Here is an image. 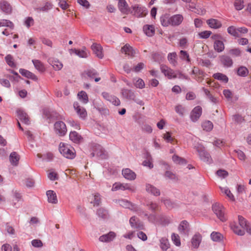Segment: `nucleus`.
Listing matches in <instances>:
<instances>
[{"label": "nucleus", "mask_w": 251, "mask_h": 251, "mask_svg": "<svg viewBox=\"0 0 251 251\" xmlns=\"http://www.w3.org/2000/svg\"><path fill=\"white\" fill-rule=\"evenodd\" d=\"M60 152L66 158L73 159L75 156V150L70 145L64 143H60L59 146Z\"/></svg>", "instance_id": "obj_1"}, {"label": "nucleus", "mask_w": 251, "mask_h": 251, "mask_svg": "<svg viewBox=\"0 0 251 251\" xmlns=\"http://www.w3.org/2000/svg\"><path fill=\"white\" fill-rule=\"evenodd\" d=\"M119 190H127L131 192H134L136 188L134 186L127 183H121L120 182L115 183L112 187V191H117Z\"/></svg>", "instance_id": "obj_2"}, {"label": "nucleus", "mask_w": 251, "mask_h": 251, "mask_svg": "<svg viewBox=\"0 0 251 251\" xmlns=\"http://www.w3.org/2000/svg\"><path fill=\"white\" fill-rule=\"evenodd\" d=\"M212 210L217 217L222 222L225 221L226 219L225 217L223 206L219 203H215L212 206Z\"/></svg>", "instance_id": "obj_3"}, {"label": "nucleus", "mask_w": 251, "mask_h": 251, "mask_svg": "<svg viewBox=\"0 0 251 251\" xmlns=\"http://www.w3.org/2000/svg\"><path fill=\"white\" fill-rule=\"evenodd\" d=\"M54 126L56 133L59 136H63L66 134L67 127L64 123L58 121L54 124Z\"/></svg>", "instance_id": "obj_4"}, {"label": "nucleus", "mask_w": 251, "mask_h": 251, "mask_svg": "<svg viewBox=\"0 0 251 251\" xmlns=\"http://www.w3.org/2000/svg\"><path fill=\"white\" fill-rule=\"evenodd\" d=\"M160 69L162 73L169 79L175 78L177 77V74L175 71L168 66L161 65Z\"/></svg>", "instance_id": "obj_5"}, {"label": "nucleus", "mask_w": 251, "mask_h": 251, "mask_svg": "<svg viewBox=\"0 0 251 251\" xmlns=\"http://www.w3.org/2000/svg\"><path fill=\"white\" fill-rule=\"evenodd\" d=\"M116 202L118 203L121 206L125 208H128L130 209L131 210L134 211H137V208L135 205V204H133L130 201H128L124 199H121L117 200L116 201Z\"/></svg>", "instance_id": "obj_6"}, {"label": "nucleus", "mask_w": 251, "mask_h": 251, "mask_svg": "<svg viewBox=\"0 0 251 251\" xmlns=\"http://www.w3.org/2000/svg\"><path fill=\"white\" fill-rule=\"evenodd\" d=\"M133 15L137 17H142L147 14V11L144 7L140 6L139 5H135L132 6Z\"/></svg>", "instance_id": "obj_7"}, {"label": "nucleus", "mask_w": 251, "mask_h": 251, "mask_svg": "<svg viewBox=\"0 0 251 251\" xmlns=\"http://www.w3.org/2000/svg\"><path fill=\"white\" fill-rule=\"evenodd\" d=\"M129 224L132 227L138 230L144 229L143 224L135 216H133L129 220Z\"/></svg>", "instance_id": "obj_8"}, {"label": "nucleus", "mask_w": 251, "mask_h": 251, "mask_svg": "<svg viewBox=\"0 0 251 251\" xmlns=\"http://www.w3.org/2000/svg\"><path fill=\"white\" fill-rule=\"evenodd\" d=\"M180 233L185 236H188L190 231L189 224L186 221H182L178 227Z\"/></svg>", "instance_id": "obj_9"}, {"label": "nucleus", "mask_w": 251, "mask_h": 251, "mask_svg": "<svg viewBox=\"0 0 251 251\" xmlns=\"http://www.w3.org/2000/svg\"><path fill=\"white\" fill-rule=\"evenodd\" d=\"M202 108L200 106L195 107L191 113L190 117L194 122H196L200 118L201 115Z\"/></svg>", "instance_id": "obj_10"}, {"label": "nucleus", "mask_w": 251, "mask_h": 251, "mask_svg": "<svg viewBox=\"0 0 251 251\" xmlns=\"http://www.w3.org/2000/svg\"><path fill=\"white\" fill-rule=\"evenodd\" d=\"M91 49L94 53L99 58H102L103 54L102 53V48L98 44H93L91 46Z\"/></svg>", "instance_id": "obj_11"}, {"label": "nucleus", "mask_w": 251, "mask_h": 251, "mask_svg": "<svg viewBox=\"0 0 251 251\" xmlns=\"http://www.w3.org/2000/svg\"><path fill=\"white\" fill-rule=\"evenodd\" d=\"M239 225L242 228H244L250 234H251V226H250L246 220L241 216H238Z\"/></svg>", "instance_id": "obj_12"}, {"label": "nucleus", "mask_w": 251, "mask_h": 251, "mask_svg": "<svg viewBox=\"0 0 251 251\" xmlns=\"http://www.w3.org/2000/svg\"><path fill=\"white\" fill-rule=\"evenodd\" d=\"M103 97L106 100L112 102L114 105L118 106L120 104V100L114 96H111L108 93L104 92L102 93Z\"/></svg>", "instance_id": "obj_13"}, {"label": "nucleus", "mask_w": 251, "mask_h": 251, "mask_svg": "<svg viewBox=\"0 0 251 251\" xmlns=\"http://www.w3.org/2000/svg\"><path fill=\"white\" fill-rule=\"evenodd\" d=\"M19 119L25 125L27 126L30 124L29 118L27 114L22 110L17 111Z\"/></svg>", "instance_id": "obj_14"}, {"label": "nucleus", "mask_w": 251, "mask_h": 251, "mask_svg": "<svg viewBox=\"0 0 251 251\" xmlns=\"http://www.w3.org/2000/svg\"><path fill=\"white\" fill-rule=\"evenodd\" d=\"M118 7L120 11L125 14H128L129 9L125 0H120L118 3Z\"/></svg>", "instance_id": "obj_15"}, {"label": "nucleus", "mask_w": 251, "mask_h": 251, "mask_svg": "<svg viewBox=\"0 0 251 251\" xmlns=\"http://www.w3.org/2000/svg\"><path fill=\"white\" fill-rule=\"evenodd\" d=\"M121 94L123 97L126 99L134 100L135 96L134 93L130 90L122 89Z\"/></svg>", "instance_id": "obj_16"}, {"label": "nucleus", "mask_w": 251, "mask_h": 251, "mask_svg": "<svg viewBox=\"0 0 251 251\" xmlns=\"http://www.w3.org/2000/svg\"><path fill=\"white\" fill-rule=\"evenodd\" d=\"M122 52L131 57L134 56L136 54L135 50L128 44H126L122 48Z\"/></svg>", "instance_id": "obj_17"}, {"label": "nucleus", "mask_w": 251, "mask_h": 251, "mask_svg": "<svg viewBox=\"0 0 251 251\" xmlns=\"http://www.w3.org/2000/svg\"><path fill=\"white\" fill-rule=\"evenodd\" d=\"M122 174L125 178L129 180H134L136 178L135 174L129 169L123 170Z\"/></svg>", "instance_id": "obj_18"}, {"label": "nucleus", "mask_w": 251, "mask_h": 251, "mask_svg": "<svg viewBox=\"0 0 251 251\" xmlns=\"http://www.w3.org/2000/svg\"><path fill=\"white\" fill-rule=\"evenodd\" d=\"M0 8L3 12L7 14H10L12 11L11 5L6 1L3 0L0 2Z\"/></svg>", "instance_id": "obj_19"}, {"label": "nucleus", "mask_w": 251, "mask_h": 251, "mask_svg": "<svg viewBox=\"0 0 251 251\" xmlns=\"http://www.w3.org/2000/svg\"><path fill=\"white\" fill-rule=\"evenodd\" d=\"M47 196L48 197V201L51 203L56 204L57 203L58 201L56 193L52 191L49 190L47 192Z\"/></svg>", "instance_id": "obj_20"}, {"label": "nucleus", "mask_w": 251, "mask_h": 251, "mask_svg": "<svg viewBox=\"0 0 251 251\" xmlns=\"http://www.w3.org/2000/svg\"><path fill=\"white\" fill-rule=\"evenodd\" d=\"M206 23L212 28H219L222 26L221 23L218 20L210 19L206 21Z\"/></svg>", "instance_id": "obj_21"}, {"label": "nucleus", "mask_w": 251, "mask_h": 251, "mask_svg": "<svg viewBox=\"0 0 251 251\" xmlns=\"http://www.w3.org/2000/svg\"><path fill=\"white\" fill-rule=\"evenodd\" d=\"M74 107L75 109L77 114L79 115L81 118H84L86 117L87 112L86 110L84 108L80 106L78 103H75L74 104Z\"/></svg>", "instance_id": "obj_22"}, {"label": "nucleus", "mask_w": 251, "mask_h": 251, "mask_svg": "<svg viewBox=\"0 0 251 251\" xmlns=\"http://www.w3.org/2000/svg\"><path fill=\"white\" fill-rule=\"evenodd\" d=\"M144 33L149 37L152 36L155 33V28L153 25H146L143 26Z\"/></svg>", "instance_id": "obj_23"}, {"label": "nucleus", "mask_w": 251, "mask_h": 251, "mask_svg": "<svg viewBox=\"0 0 251 251\" xmlns=\"http://www.w3.org/2000/svg\"><path fill=\"white\" fill-rule=\"evenodd\" d=\"M173 22L172 26H177L181 24L183 20V17L182 15L176 14L172 16Z\"/></svg>", "instance_id": "obj_24"}, {"label": "nucleus", "mask_w": 251, "mask_h": 251, "mask_svg": "<svg viewBox=\"0 0 251 251\" xmlns=\"http://www.w3.org/2000/svg\"><path fill=\"white\" fill-rule=\"evenodd\" d=\"M20 156L16 152H12L9 156L10 162L13 166H17Z\"/></svg>", "instance_id": "obj_25"}, {"label": "nucleus", "mask_w": 251, "mask_h": 251, "mask_svg": "<svg viewBox=\"0 0 251 251\" xmlns=\"http://www.w3.org/2000/svg\"><path fill=\"white\" fill-rule=\"evenodd\" d=\"M116 234L113 232H110L107 234L100 236L99 240L101 242H110L115 237Z\"/></svg>", "instance_id": "obj_26"}, {"label": "nucleus", "mask_w": 251, "mask_h": 251, "mask_svg": "<svg viewBox=\"0 0 251 251\" xmlns=\"http://www.w3.org/2000/svg\"><path fill=\"white\" fill-rule=\"evenodd\" d=\"M49 61L56 71L60 70L63 67V64L57 59H49Z\"/></svg>", "instance_id": "obj_27"}, {"label": "nucleus", "mask_w": 251, "mask_h": 251, "mask_svg": "<svg viewBox=\"0 0 251 251\" xmlns=\"http://www.w3.org/2000/svg\"><path fill=\"white\" fill-rule=\"evenodd\" d=\"M201 159L205 162L210 163L212 159L209 154L204 150H198Z\"/></svg>", "instance_id": "obj_28"}, {"label": "nucleus", "mask_w": 251, "mask_h": 251, "mask_svg": "<svg viewBox=\"0 0 251 251\" xmlns=\"http://www.w3.org/2000/svg\"><path fill=\"white\" fill-rule=\"evenodd\" d=\"M231 228L233 231L237 235L242 236L245 234V229L244 228H242L241 227L237 224H235L232 225L231 226Z\"/></svg>", "instance_id": "obj_29"}, {"label": "nucleus", "mask_w": 251, "mask_h": 251, "mask_svg": "<svg viewBox=\"0 0 251 251\" xmlns=\"http://www.w3.org/2000/svg\"><path fill=\"white\" fill-rule=\"evenodd\" d=\"M146 191L155 196H159L160 194L159 189L149 184L146 185Z\"/></svg>", "instance_id": "obj_30"}, {"label": "nucleus", "mask_w": 251, "mask_h": 251, "mask_svg": "<svg viewBox=\"0 0 251 251\" xmlns=\"http://www.w3.org/2000/svg\"><path fill=\"white\" fill-rule=\"evenodd\" d=\"M70 139L73 142L76 143H78L82 140V138L80 135H79L75 131H72L70 133Z\"/></svg>", "instance_id": "obj_31"}, {"label": "nucleus", "mask_w": 251, "mask_h": 251, "mask_svg": "<svg viewBox=\"0 0 251 251\" xmlns=\"http://www.w3.org/2000/svg\"><path fill=\"white\" fill-rule=\"evenodd\" d=\"M32 62L35 68L40 72L44 73L46 71L44 64L39 60H33Z\"/></svg>", "instance_id": "obj_32"}, {"label": "nucleus", "mask_w": 251, "mask_h": 251, "mask_svg": "<svg viewBox=\"0 0 251 251\" xmlns=\"http://www.w3.org/2000/svg\"><path fill=\"white\" fill-rule=\"evenodd\" d=\"M221 61L223 65L227 67L231 66L233 64L232 59L227 56H222L221 57Z\"/></svg>", "instance_id": "obj_33"}, {"label": "nucleus", "mask_w": 251, "mask_h": 251, "mask_svg": "<svg viewBox=\"0 0 251 251\" xmlns=\"http://www.w3.org/2000/svg\"><path fill=\"white\" fill-rule=\"evenodd\" d=\"M201 236L199 234H195L192 239V246L196 248H198L201 242Z\"/></svg>", "instance_id": "obj_34"}, {"label": "nucleus", "mask_w": 251, "mask_h": 251, "mask_svg": "<svg viewBox=\"0 0 251 251\" xmlns=\"http://www.w3.org/2000/svg\"><path fill=\"white\" fill-rule=\"evenodd\" d=\"M176 58L177 55L176 52L170 53L168 55V59L173 66H176L177 64Z\"/></svg>", "instance_id": "obj_35"}, {"label": "nucleus", "mask_w": 251, "mask_h": 251, "mask_svg": "<svg viewBox=\"0 0 251 251\" xmlns=\"http://www.w3.org/2000/svg\"><path fill=\"white\" fill-rule=\"evenodd\" d=\"M214 48L215 50L220 52L224 50L225 49L224 44L222 40L214 43Z\"/></svg>", "instance_id": "obj_36"}, {"label": "nucleus", "mask_w": 251, "mask_h": 251, "mask_svg": "<svg viewBox=\"0 0 251 251\" xmlns=\"http://www.w3.org/2000/svg\"><path fill=\"white\" fill-rule=\"evenodd\" d=\"M92 200L91 203H93L94 206H98L100 203L101 199L100 195L98 193H96L92 196Z\"/></svg>", "instance_id": "obj_37"}, {"label": "nucleus", "mask_w": 251, "mask_h": 251, "mask_svg": "<svg viewBox=\"0 0 251 251\" xmlns=\"http://www.w3.org/2000/svg\"><path fill=\"white\" fill-rule=\"evenodd\" d=\"M220 188L221 191L226 195V196L230 201H235V198L233 195L232 194V193L230 192V191L228 189V188L221 187Z\"/></svg>", "instance_id": "obj_38"}, {"label": "nucleus", "mask_w": 251, "mask_h": 251, "mask_svg": "<svg viewBox=\"0 0 251 251\" xmlns=\"http://www.w3.org/2000/svg\"><path fill=\"white\" fill-rule=\"evenodd\" d=\"M97 214L99 217L103 219L107 218L109 216L107 211L102 208L98 210Z\"/></svg>", "instance_id": "obj_39"}, {"label": "nucleus", "mask_w": 251, "mask_h": 251, "mask_svg": "<svg viewBox=\"0 0 251 251\" xmlns=\"http://www.w3.org/2000/svg\"><path fill=\"white\" fill-rule=\"evenodd\" d=\"M202 127L204 130L209 131L213 129V125L211 122L207 121L202 123Z\"/></svg>", "instance_id": "obj_40"}, {"label": "nucleus", "mask_w": 251, "mask_h": 251, "mask_svg": "<svg viewBox=\"0 0 251 251\" xmlns=\"http://www.w3.org/2000/svg\"><path fill=\"white\" fill-rule=\"evenodd\" d=\"M78 99L84 103H86L88 101V98L86 93L84 91H81L77 94Z\"/></svg>", "instance_id": "obj_41"}, {"label": "nucleus", "mask_w": 251, "mask_h": 251, "mask_svg": "<svg viewBox=\"0 0 251 251\" xmlns=\"http://www.w3.org/2000/svg\"><path fill=\"white\" fill-rule=\"evenodd\" d=\"M211 237L213 241L218 242L221 241L223 239V236L219 232H213L211 234Z\"/></svg>", "instance_id": "obj_42"}, {"label": "nucleus", "mask_w": 251, "mask_h": 251, "mask_svg": "<svg viewBox=\"0 0 251 251\" xmlns=\"http://www.w3.org/2000/svg\"><path fill=\"white\" fill-rule=\"evenodd\" d=\"M213 77L215 79L222 80L225 83L227 82L228 80L227 77L226 75L221 73H216L214 74Z\"/></svg>", "instance_id": "obj_43"}, {"label": "nucleus", "mask_w": 251, "mask_h": 251, "mask_svg": "<svg viewBox=\"0 0 251 251\" xmlns=\"http://www.w3.org/2000/svg\"><path fill=\"white\" fill-rule=\"evenodd\" d=\"M170 246L169 242L167 239L162 238L160 240V247L163 250H167Z\"/></svg>", "instance_id": "obj_44"}, {"label": "nucleus", "mask_w": 251, "mask_h": 251, "mask_svg": "<svg viewBox=\"0 0 251 251\" xmlns=\"http://www.w3.org/2000/svg\"><path fill=\"white\" fill-rule=\"evenodd\" d=\"M172 159L176 164H183L186 163V160L184 158L176 154L173 156Z\"/></svg>", "instance_id": "obj_45"}, {"label": "nucleus", "mask_w": 251, "mask_h": 251, "mask_svg": "<svg viewBox=\"0 0 251 251\" xmlns=\"http://www.w3.org/2000/svg\"><path fill=\"white\" fill-rule=\"evenodd\" d=\"M237 74L241 76H245L249 74V71L245 67L241 66L237 70Z\"/></svg>", "instance_id": "obj_46"}, {"label": "nucleus", "mask_w": 251, "mask_h": 251, "mask_svg": "<svg viewBox=\"0 0 251 251\" xmlns=\"http://www.w3.org/2000/svg\"><path fill=\"white\" fill-rule=\"evenodd\" d=\"M1 26H7L11 28H13L14 25L11 21L3 19L0 20V27Z\"/></svg>", "instance_id": "obj_47"}, {"label": "nucleus", "mask_w": 251, "mask_h": 251, "mask_svg": "<svg viewBox=\"0 0 251 251\" xmlns=\"http://www.w3.org/2000/svg\"><path fill=\"white\" fill-rule=\"evenodd\" d=\"M19 72L23 75L25 76L27 78H33L34 77H35V75L33 74L27 70L20 69Z\"/></svg>", "instance_id": "obj_48"}, {"label": "nucleus", "mask_w": 251, "mask_h": 251, "mask_svg": "<svg viewBox=\"0 0 251 251\" xmlns=\"http://www.w3.org/2000/svg\"><path fill=\"white\" fill-rule=\"evenodd\" d=\"M227 32L229 34L232 36L237 37H239V34L238 33L237 28L233 26H230L227 28Z\"/></svg>", "instance_id": "obj_49"}, {"label": "nucleus", "mask_w": 251, "mask_h": 251, "mask_svg": "<svg viewBox=\"0 0 251 251\" xmlns=\"http://www.w3.org/2000/svg\"><path fill=\"white\" fill-rule=\"evenodd\" d=\"M52 7V5L49 2H46L45 6L42 7L37 8L35 10L38 12H46L48 10L51 9Z\"/></svg>", "instance_id": "obj_50"}, {"label": "nucleus", "mask_w": 251, "mask_h": 251, "mask_svg": "<svg viewBox=\"0 0 251 251\" xmlns=\"http://www.w3.org/2000/svg\"><path fill=\"white\" fill-rule=\"evenodd\" d=\"M234 5L237 10H240L244 7V1L243 0H235Z\"/></svg>", "instance_id": "obj_51"}, {"label": "nucleus", "mask_w": 251, "mask_h": 251, "mask_svg": "<svg viewBox=\"0 0 251 251\" xmlns=\"http://www.w3.org/2000/svg\"><path fill=\"white\" fill-rule=\"evenodd\" d=\"M75 53L80 57L86 58L88 56L89 52L85 50H75Z\"/></svg>", "instance_id": "obj_52"}, {"label": "nucleus", "mask_w": 251, "mask_h": 251, "mask_svg": "<svg viewBox=\"0 0 251 251\" xmlns=\"http://www.w3.org/2000/svg\"><path fill=\"white\" fill-rule=\"evenodd\" d=\"M172 239L176 246H179L180 245V241L178 235L173 233L172 235Z\"/></svg>", "instance_id": "obj_53"}, {"label": "nucleus", "mask_w": 251, "mask_h": 251, "mask_svg": "<svg viewBox=\"0 0 251 251\" xmlns=\"http://www.w3.org/2000/svg\"><path fill=\"white\" fill-rule=\"evenodd\" d=\"M180 57L183 60H186L188 62L190 61L189 54L185 51L182 50L180 51Z\"/></svg>", "instance_id": "obj_54"}, {"label": "nucleus", "mask_w": 251, "mask_h": 251, "mask_svg": "<svg viewBox=\"0 0 251 251\" xmlns=\"http://www.w3.org/2000/svg\"><path fill=\"white\" fill-rule=\"evenodd\" d=\"M168 15L165 14L163 15L161 18H160V22L161 23V25L163 26H168Z\"/></svg>", "instance_id": "obj_55"}, {"label": "nucleus", "mask_w": 251, "mask_h": 251, "mask_svg": "<svg viewBox=\"0 0 251 251\" xmlns=\"http://www.w3.org/2000/svg\"><path fill=\"white\" fill-rule=\"evenodd\" d=\"M175 110L179 115L182 116L184 115L185 109L181 105H177L175 107Z\"/></svg>", "instance_id": "obj_56"}, {"label": "nucleus", "mask_w": 251, "mask_h": 251, "mask_svg": "<svg viewBox=\"0 0 251 251\" xmlns=\"http://www.w3.org/2000/svg\"><path fill=\"white\" fill-rule=\"evenodd\" d=\"M31 244L35 248H41L43 245L42 242L39 239L33 240Z\"/></svg>", "instance_id": "obj_57"}, {"label": "nucleus", "mask_w": 251, "mask_h": 251, "mask_svg": "<svg viewBox=\"0 0 251 251\" xmlns=\"http://www.w3.org/2000/svg\"><path fill=\"white\" fill-rule=\"evenodd\" d=\"M212 34V32L210 31L205 30L204 31H202L199 33V35L201 38L206 39L208 38L210 35Z\"/></svg>", "instance_id": "obj_58"}, {"label": "nucleus", "mask_w": 251, "mask_h": 251, "mask_svg": "<svg viewBox=\"0 0 251 251\" xmlns=\"http://www.w3.org/2000/svg\"><path fill=\"white\" fill-rule=\"evenodd\" d=\"M216 174L219 177L222 178L226 177L228 175V172L225 170H219L217 171Z\"/></svg>", "instance_id": "obj_59"}, {"label": "nucleus", "mask_w": 251, "mask_h": 251, "mask_svg": "<svg viewBox=\"0 0 251 251\" xmlns=\"http://www.w3.org/2000/svg\"><path fill=\"white\" fill-rule=\"evenodd\" d=\"M5 60L7 63L11 67L15 66V64L13 61V57L10 55H8L5 57Z\"/></svg>", "instance_id": "obj_60"}, {"label": "nucleus", "mask_w": 251, "mask_h": 251, "mask_svg": "<svg viewBox=\"0 0 251 251\" xmlns=\"http://www.w3.org/2000/svg\"><path fill=\"white\" fill-rule=\"evenodd\" d=\"M135 86L138 88L142 89L144 87L145 83L142 79L139 78L135 83Z\"/></svg>", "instance_id": "obj_61"}, {"label": "nucleus", "mask_w": 251, "mask_h": 251, "mask_svg": "<svg viewBox=\"0 0 251 251\" xmlns=\"http://www.w3.org/2000/svg\"><path fill=\"white\" fill-rule=\"evenodd\" d=\"M33 19L30 17L27 18L25 21V24L28 28H29L31 25H33Z\"/></svg>", "instance_id": "obj_62"}, {"label": "nucleus", "mask_w": 251, "mask_h": 251, "mask_svg": "<svg viewBox=\"0 0 251 251\" xmlns=\"http://www.w3.org/2000/svg\"><path fill=\"white\" fill-rule=\"evenodd\" d=\"M229 54L233 56H238L241 54V51L239 49H234L230 50L229 51Z\"/></svg>", "instance_id": "obj_63"}, {"label": "nucleus", "mask_w": 251, "mask_h": 251, "mask_svg": "<svg viewBox=\"0 0 251 251\" xmlns=\"http://www.w3.org/2000/svg\"><path fill=\"white\" fill-rule=\"evenodd\" d=\"M137 235L138 237L143 241H146L148 239L147 235L143 231H139Z\"/></svg>", "instance_id": "obj_64"}]
</instances>
